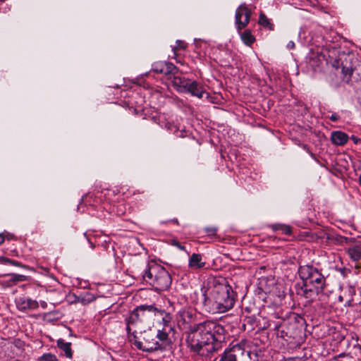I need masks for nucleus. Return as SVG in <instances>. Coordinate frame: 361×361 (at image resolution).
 Masks as SVG:
<instances>
[{
  "mask_svg": "<svg viewBox=\"0 0 361 361\" xmlns=\"http://www.w3.org/2000/svg\"><path fill=\"white\" fill-rule=\"evenodd\" d=\"M187 343L190 350L201 356H208L216 347L213 342L210 325L200 324L197 328L190 333Z\"/></svg>",
  "mask_w": 361,
  "mask_h": 361,
  "instance_id": "f257e3e1",
  "label": "nucleus"
},
{
  "mask_svg": "<svg viewBox=\"0 0 361 361\" xmlns=\"http://www.w3.org/2000/svg\"><path fill=\"white\" fill-rule=\"evenodd\" d=\"M142 278L157 291L165 290L171 284V277L169 272L154 261L148 262L143 271Z\"/></svg>",
  "mask_w": 361,
  "mask_h": 361,
  "instance_id": "f03ea898",
  "label": "nucleus"
},
{
  "mask_svg": "<svg viewBox=\"0 0 361 361\" xmlns=\"http://www.w3.org/2000/svg\"><path fill=\"white\" fill-rule=\"evenodd\" d=\"M298 274L302 281H307L309 283H314L319 287H326V279L322 270L312 265L300 266L298 269Z\"/></svg>",
  "mask_w": 361,
  "mask_h": 361,
  "instance_id": "7ed1b4c3",
  "label": "nucleus"
},
{
  "mask_svg": "<svg viewBox=\"0 0 361 361\" xmlns=\"http://www.w3.org/2000/svg\"><path fill=\"white\" fill-rule=\"evenodd\" d=\"M317 285L314 283H309L307 281H303L302 285L296 284L295 286L296 294L302 297L310 302H312L322 293L325 287H319L317 288Z\"/></svg>",
  "mask_w": 361,
  "mask_h": 361,
  "instance_id": "20e7f679",
  "label": "nucleus"
},
{
  "mask_svg": "<svg viewBox=\"0 0 361 361\" xmlns=\"http://www.w3.org/2000/svg\"><path fill=\"white\" fill-rule=\"evenodd\" d=\"M353 59L354 57L351 54H343L339 59L335 60L332 64L336 69L341 68V71L343 74V80L346 82H349L353 71V66L352 64Z\"/></svg>",
  "mask_w": 361,
  "mask_h": 361,
  "instance_id": "39448f33",
  "label": "nucleus"
},
{
  "mask_svg": "<svg viewBox=\"0 0 361 361\" xmlns=\"http://www.w3.org/2000/svg\"><path fill=\"white\" fill-rule=\"evenodd\" d=\"M136 348L145 352H152L162 349V343H159L155 339V335L152 333H145L143 341H136Z\"/></svg>",
  "mask_w": 361,
  "mask_h": 361,
  "instance_id": "423d86ee",
  "label": "nucleus"
},
{
  "mask_svg": "<svg viewBox=\"0 0 361 361\" xmlns=\"http://www.w3.org/2000/svg\"><path fill=\"white\" fill-rule=\"evenodd\" d=\"M252 11L245 5H240L235 11V24L237 30H243L249 23Z\"/></svg>",
  "mask_w": 361,
  "mask_h": 361,
  "instance_id": "0eeeda50",
  "label": "nucleus"
},
{
  "mask_svg": "<svg viewBox=\"0 0 361 361\" xmlns=\"http://www.w3.org/2000/svg\"><path fill=\"white\" fill-rule=\"evenodd\" d=\"M135 310L139 314L140 321L146 324H149L153 317L157 316L158 311V309L153 305H140Z\"/></svg>",
  "mask_w": 361,
  "mask_h": 361,
  "instance_id": "6e6552de",
  "label": "nucleus"
},
{
  "mask_svg": "<svg viewBox=\"0 0 361 361\" xmlns=\"http://www.w3.org/2000/svg\"><path fill=\"white\" fill-rule=\"evenodd\" d=\"M212 331V340L218 350L222 347V343L226 341V330L224 326L221 324H215Z\"/></svg>",
  "mask_w": 361,
  "mask_h": 361,
  "instance_id": "1a4fd4ad",
  "label": "nucleus"
},
{
  "mask_svg": "<svg viewBox=\"0 0 361 361\" xmlns=\"http://www.w3.org/2000/svg\"><path fill=\"white\" fill-rule=\"evenodd\" d=\"M244 354V349L238 342H232L227 348V361H238Z\"/></svg>",
  "mask_w": 361,
  "mask_h": 361,
  "instance_id": "9d476101",
  "label": "nucleus"
},
{
  "mask_svg": "<svg viewBox=\"0 0 361 361\" xmlns=\"http://www.w3.org/2000/svg\"><path fill=\"white\" fill-rule=\"evenodd\" d=\"M16 305L20 311L35 310L39 307L37 301L25 297H20L16 299Z\"/></svg>",
  "mask_w": 361,
  "mask_h": 361,
  "instance_id": "9b49d317",
  "label": "nucleus"
},
{
  "mask_svg": "<svg viewBox=\"0 0 361 361\" xmlns=\"http://www.w3.org/2000/svg\"><path fill=\"white\" fill-rule=\"evenodd\" d=\"M199 98L203 97L204 90L202 87L196 81L189 80L186 87V92Z\"/></svg>",
  "mask_w": 361,
  "mask_h": 361,
  "instance_id": "f8f14e48",
  "label": "nucleus"
},
{
  "mask_svg": "<svg viewBox=\"0 0 361 361\" xmlns=\"http://www.w3.org/2000/svg\"><path fill=\"white\" fill-rule=\"evenodd\" d=\"M138 315V313L134 309L133 311L130 312L129 317L126 319L127 332L132 331L133 327H137L140 324H142V322L140 321Z\"/></svg>",
  "mask_w": 361,
  "mask_h": 361,
  "instance_id": "ddd939ff",
  "label": "nucleus"
},
{
  "mask_svg": "<svg viewBox=\"0 0 361 361\" xmlns=\"http://www.w3.org/2000/svg\"><path fill=\"white\" fill-rule=\"evenodd\" d=\"M188 81L189 79L185 77L173 76L171 82L178 92L185 93Z\"/></svg>",
  "mask_w": 361,
  "mask_h": 361,
  "instance_id": "4468645a",
  "label": "nucleus"
},
{
  "mask_svg": "<svg viewBox=\"0 0 361 361\" xmlns=\"http://www.w3.org/2000/svg\"><path fill=\"white\" fill-rule=\"evenodd\" d=\"M348 140V135L342 131H334L331 134V140L336 145H343Z\"/></svg>",
  "mask_w": 361,
  "mask_h": 361,
  "instance_id": "2eb2a0df",
  "label": "nucleus"
},
{
  "mask_svg": "<svg viewBox=\"0 0 361 361\" xmlns=\"http://www.w3.org/2000/svg\"><path fill=\"white\" fill-rule=\"evenodd\" d=\"M237 287L235 290L233 289L228 281H227V312L230 308H232L238 298Z\"/></svg>",
  "mask_w": 361,
  "mask_h": 361,
  "instance_id": "dca6fc26",
  "label": "nucleus"
},
{
  "mask_svg": "<svg viewBox=\"0 0 361 361\" xmlns=\"http://www.w3.org/2000/svg\"><path fill=\"white\" fill-rule=\"evenodd\" d=\"M348 254L353 261L361 259V242H357L348 248Z\"/></svg>",
  "mask_w": 361,
  "mask_h": 361,
  "instance_id": "f3484780",
  "label": "nucleus"
},
{
  "mask_svg": "<svg viewBox=\"0 0 361 361\" xmlns=\"http://www.w3.org/2000/svg\"><path fill=\"white\" fill-rule=\"evenodd\" d=\"M238 32L240 37L241 40L247 46H251L255 42V37L252 34L251 30H245L243 31V30H238Z\"/></svg>",
  "mask_w": 361,
  "mask_h": 361,
  "instance_id": "a211bd4d",
  "label": "nucleus"
},
{
  "mask_svg": "<svg viewBox=\"0 0 361 361\" xmlns=\"http://www.w3.org/2000/svg\"><path fill=\"white\" fill-rule=\"evenodd\" d=\"M157 316L161 317V324H162V328H166L167 330L171 331L172 327L170 324L171 322V316L170 314L166 312L164 310H158L157 312Z\"/></svg>",
  "mask_w": 361,
  "mask_h": 361,
  "instance_id": "6ab92c4d",
  "label": "nucleus"
},
{
  "mask_svg": "<svg viewBox=\"0 0 361 361\" xmlns=\"http://www.w3.org/2000/svg\"><path fill=\"white\" fill-rule=\"evenodd\" d=\"M71 343L70 342H65L63 339H59L57 341L58 347L64 353L65 355L71 358L73 356L72 350L71 348Z\"/></svg>",
  "mask_w": 361,
  "mask_h": 361,
  "instance_id": "aec40b11",
  "label": "nucleus"
},
{
  "mask_svg": "<svg viewBox=\"0 0 361 361\" xmlns=\"http://www.w3.org/2000/svg\"><path fill=\"white\" fill-rule=\"evenodd\" d=\"M204 262H202V256L200 254H192L189 259V266L195 268H202Z\"/></svg>",
  "mask_w": 361,
  "mask_h": 361,
  "instance_id": "412c9836",
  "label": "nucleus"
},
{
  "mask_svg": "<svg viewBox=\"0 0 361 361\" xmlns=\"http://www.w3.org/2000/svg\"><path fill=\"white\" fill-rule=\"evenodd\" d=\"M228 317H231V321H228L227 320V324L229 323L231 324V331H235V329H239V325H240V316L238 313L235 314H227V318Z\"/></svg>",
  "mask_w": 361,
  "mask_h": 361,
  "instance_id": "4be33fe9",
  "label": "nucleus"
},
{
  "mask_svg": "<svg viewBox=\"0 0 361 361\" xmlns=\"http://www.w3.org/2000/svg\"><path fill=\"white\" fill-rule=\"evenodd\" d=\"M169 331H170L167 330L166 328H162V329H159L157 335L155 336V338H157L163 343L167 344L169 341Z\"/></svg>",
  "mask_w": 361,
  "mask_h": 361,
  "instance_id": "5701e85b",
  "label": "nucleus"
},
{
  "mask_svg": "<svg viewBox=\"0 0 361 361\" xmlns=\"http://www.w3.org/2000/svg\"><path fill=\"white\" fill-rule=\"evenodd\" d=\"M259 24L270 30H274V25L270 23L269 19L264 13H261L259 17Z\"/></svg>",
  "mask_w": 361,
  "mask_h": 361,
  "instance_id": "b1692460",
  "label": "nucleus"
},
{
  "mask_svg": "<svg viewBox=\"0 0 361 361\" xmlns=\"http://www.w3.org/2000/svg\"><path fill=\"white\" fill-rule=\"evenodd\" d=\"M175 67L171 63H166V64H158L153 69L157 73H167L168 72L171 71V68H174Z\"/></svg>",
  "mask_w": 361,
  "mask_h": 361,
  "instance_id": "393cba45",
  "label": "nucleus"
},
{
  "mask_svg": "<svg viewBox=\"0 0 361 361\" xmlns=\"http://www.w3.org/2000/svg\"><path fill=\"white\" fill-rule=\"evenodd\" d=\"M272 228L274 231L281 230L283 233L286 235H290L291 233V228L288 226L282 225V224H274L272 226Z\"/></svg>",
  "mask_w": 361,
  "mask_h": 361,
  "instance_id": "a878e982",
  "label": "nucleus"
},
{
  "mask_svg": "<svg viewBox=\"0 0 361 361\" xmlns=\"http://www.w3.org/2000/svg\"><path fill=\"white\" fill-rule=\"evenodd\" d=\"M11 278L9 281L13 282V283H17L18 282H22L27 280V276L25 275L13 274L10 275Z\"/></svg>",
  "mask_w": 361,
  "mask_h": 361,
  "instance_id": "bb28decb",
  "label": "nucleus"
},
{
  "mask_svg": "<svg viewBox=\"0 0 361 361\" xmlns=\"http://www.w3.org/2000/svg\"><path fill=\"white\" fill-rule=\"evenodd\" d=\"M39 361H57L56 357L51 353H44L39 358Z\"/></svg>",
  "mask_w": 361,
  "mask_h": 361,
  "instance_id": "cd10ccee",
  "label": "nucleus"
},
{
  "mask_svg": "<svg viewBox=\"0 0 361 361\" xmlns=\"http://www.w3.org/2000/svg\"><path fill=\"white\" fill-rule=\"evenodd\" d=\"M95 299L94 296L90 293H86L82 297V302L84 304H88Z\"/></svg>",
  "mask_w": 361,
  "mask_h": 361,
  "instance_id": "c85d7f7f",
  "label": "nucleus"
},
{
  "mask_svg": "<svg viewBox=\"0 0 361 361\" xmlns=\"http://www.w3.org/2000/svg\"><path fill=\"white\" fill-rule=\"evenodd\" d=\"M136 333H137V329H133V332H131V331L130 332H128V339L129 341L133 344L135 345V346H136V343L135 342L136 341H139L137 340V337L136 336Z\"/></svg>",
  "mask_w": 361,
  "mask_h": 361,
  "instance_id": "c756f323",
  "label": "nucleus"
},
{
  "mask_svg": "<svg viewBox=\"0 0 361 361\" xmlns=\"http://www.w3.org/2000/svg\"><path fill=\"white\" fill-rule=\"evenodd\" d=\"M7 263L12 264L13 266L22 267L21 264L18 261L6 258V257H1V264H7Z\"/></svg>",
  "mask_w": 361,
  "mask_h": 361,
  "instance_id": "7c9ffc66",
  "label": "nucleus"
},
{
  "mask_svg": "<svg viewBox=\"0 0 361 361\" xmlns=\"http://www.w3.org/2000/svg\"><path fill=\"white\" fill-rule=\"evenodd\" d=\"M205 231L209 235H214L216 234V229L215 228H206Z\"/></svg>",
  "mask_w": 361,
  "mask_h": 361,
  "instance_id": "2f4dec72",
  "label": "nucleus"
},
{
  "mask_svg": "<svg viewBox=\"0 0 361 361\" xmlns=\"http://www.w3.org/2000/svg\"><path fill=\"white\" fill-rule=\"evenodd\" d=\"M171 244L176 247H177L178 249L181 250H185V247L183 245H181L177 240H172Z\"/></svg>",
  "mask_w": 361,
  "mask_h": 361,
  "instance_id": "473e14b6",
  "label": "nucleus"
},
{
  "mask_svg": "<svg viewBox=\"0 0 361 361\" xmlns=\"http://www.w3.org/2000/svg\"><path fill=\"white\" fill-rule=\"evenodd\" d=\"M340 118V116L336 113H334L331 114V116L329 117V119L334 122L337 121Z\"/></svg>",
  "mask_w": 361,
  "mask_h": 361,
  "instance_id": "72a5a7b5",
  "label": "nucleus"
},
{
  "mask_svg": "<svg viewBox=\"0 0 361 361\" xmlns=\"http://www.w3.org/2000/svg\"><path fill=\"white\" fill-rule=\"evenodd\" d=\"M176 43L178 44V47L180 49H185V43L180 40H177Z\"/></svg>",
  "mask_w": 361,
  "mask_h": 361,
  "instance_id": "f704fd0d",
  "label": "nucleus"
},
{
  "mask_svg": "<svg viewBox=\"0 0 361 361\" xmlns=\"http://www.w3.org/2000/svg\"><path fill=\"white\" fill-rule=\"evenodd\" d=\"M351 139L353 140L355 144H359L361 143V139L358 138L356 136L352 135Z\"/></svg>",
  "mask_w": 361,
  "mask_h": 361,
  "instance_id": "c9c22d12",
  "label": "nucleus"
},
{
  "mask_svg": "<svg viewBox=\"0 0 361 361\" xmlns=\"http://www.w3.org/2000/svg\"><path fill=\"white\" fill-rule=\"evenodd\" d=\"M286 47H287V48H288V49H294V47H295V43H294V42H293V41H290V42L287 44Z\"/></svg>",
  "mask_w": 361,
  "mask_h": 361,
  "instance_id": "e433bc0d",
  "label": "nucleus"
},
{
  "mask_svg": "<svg viewBox=\"0 0 361 361\" xmlns=\"http://www.w3.org/2000/svg\"><path fill=\"white\" fill-rule=\"evenodd\" d=\"M218 309L219 312H224L226 311V306L221 304H218Z\"/></svg>",
  "mask_w": 361,
  "mask_h": 361,
  "instance_id": "4c0bfd02",
  "label": "nucleus"
},
{
  "mask_svg": "<svg viewBox=\"0 0 361 361\" xmlns=\"http://www.w3.org/2000/svg\"><path fill=\"white\" fill-rule=\"evenodd\" d=\"M219 361H226V350L224 351L221 358Z\"/></svg>",
  "mask_w": 361,
  "mask_h": 361,
  "instance_id": "58836bf2",
  "label": "nucleus"
},
{
  "mask_svg": "<svg viewBox=\"0 0 361 361\" xmlns=\"http://www.w3.org/2000/svg\"><path fill=\"white\" fill-rule=\"evenodd\" d=\"M5 240V238L3 234L0 233V245L2 244Z\"/></svg>",
  "mask_w": 361,
  "mask_h": 361,
  "instance_id": "ea45409f",
  "label": "nucleus"
},
{
  "mask_svg": "<svg viewBox=\"0 0 361 361\" xmlns=\"http://www.w3.org/2000/svg\"><path fill=\"white\" fill-rule=\"evenodd\" d=\"M345 306H348V307L351 306V300L347 301Z\"/></svg>",
  "mask_w": 361,
  "mask_h": 361,
  "instance_id": "a19ab883",
  "label": "nucleus"
},
{
  "mask_svg": "<svg viewBox=\"0 0 361 361\" xmlns=\"http://www.w3.org/2000/svg\"><path fill=\"white\" fill-rule=\"evenodd\" d=\"M338 300H339L340 302H342V301L343 300V296L340 295V296L338 297Z\"/></svg>",
  "mask_w": 361,
  "mask_h": 361,
  "instance_id": "79ce46f5",
  "label": "nucleus"
},
{
  "mask_svg": "<svg viewBox=\"0 0 361 361\" xmlns=\"http://www.w3.org/2000/svg\"><path fill=\"white\" fill-rule=\"evenodd\" d=\"M46 305H47V304H46V302H42V306L43 307H46Z\"/></svg>",
  "mask_w": 361,
  "mask_h": 361,
  "instance_id": "37998d69",
  "label": "nucleus"
},
{
  "mask_svg": "<svg viewBox=\"0 0 361 361\" xmlns=\"http://www.w3.org/2000/svg\"><path fill=\"white\" fill-rule=\"evenodd\" d=\"M172 221H173V222H174V223H176V224H178V223L177 219H173V220H172Z\"/></svg>",
  "mask_w": 361,
  "mask_h": 361,
  "instance_id": "c03bdc74",
  "label": "nucleus"
},
{
  "mask_svg": "<svg viewBox=\"0 0 361 361\" xmlns=\"http://www.w3.org/2000/svg\"><path fill=\"white\" fill-rule=\"evenodd\" d=\"M359 180H360V185H361V173H360V176L359 177Z\"/></svg>",
  "mask_w": 361,
  "mask_h": 361,
  "instance_id": "a18cd8bd",
  "label": "nucleus"
},
{
  "mask_svg": "<svg viewBox=\"0 0 361 361\" xmlns=\"http://www.w3.org/2000/svg\"><path fill=\"white\" fill-rule=\"evenodd\" d=\"M221 157H222V158H224V154H223V153H222V152L221 153Z\"/></svg>",
  "mask_w": 361,
  "mask_h": 361,
  "instance_id": "49530a36",
  "label": "nucleus"
},
{
  "mask_svg": "<svg viewBox=\"0 0 361 361\" xmlns=\"http://www.w3.org/2000/svg\"><path fill=\"white\" fill-rule=\"evenodd\" d=\"M1 257H0V263H1Z\"/></svg>",
  "mask_w": 361,
  "mask_h": 361,
  "instance_id": "de8ad7c7",
  "label": "nucleus"
},
{
  "mask_svg": "<svg viewBox=\"0 0 361 361\" xmlns=\"http://www.w3.org/2000/svg\"><path fill=\"white\" fill-rule=\"evenodd\" d=\"M137 329H140V327H139V326H137Z\"/></svg>",
  "mask_w": 361,
  "mask_h": 361,
  "instance_id": "09e8293b",
  "label": "nucleus"
}]
</instances>
